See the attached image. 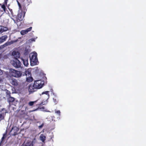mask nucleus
<instances>
[{"label":"nucleus","mask_w":146,"mask_h":146,"mask_svg":"<svg viewBox=\"0 0 146 146\" xmlns=\"http://www.w3.org/2000/svg\"><path fill=\"white\" fill-rule=\"evenodd\" d=\"M44 125V123H42V124L41 125H40L39 126H38L39 128H42L43 127V126Z\"/></svg>","instance_id":"27"},{"label":"nucleus","mask_w":146,"mask_h":146,"mask_svg":"<svg viewBox=\"0 0 146 146\" xmlns=\"http://www.w3.org/2000/svg\"><path fill=\"white\" fill-rule=\"evenodd\" d=\"M55 113L56 114L58 115V116H60V110H55Z\"/></svg>","instance_id":"22"},{"label":"nucleus","mask_w":146,"mask_h":146,"mask_svg":"<svg viewBox=\"0 0 146 146\" xmlns=\"http://www.w3.org/2000/svg\"><path fill=\"white\" fill-rule=\"evenodd\" d=\"M17 2L18 5L19 6V10L21 9V5H20V3H19L18 2V1H17Z\"/></svg>","instance_id":"25"},{"label":"nucleus","mask_w":146,"mask_h":146,"mask_svg":"<svg viewBox=\"0 0 146 146\" xmlns=\"http://www.w3.org/2000/svg\"><path fill=\"white\" fill-rule=\"evenodd\" d=\"M6 137V134H4L3 135V136L1 138V141L0 143V146L2 145L3 143L4 142V139Z\"/></svg>","instance_id":"16"},{"label":"nucleus","mask_w":146,"mask_h":146,"mask_svg":"<svg viewBox=\"0 0 146 146\" xmlns=\"http://www.w3.org/2000/svg\"><path fill=\"white\" fill-rule=\"evenodd\" d=\"M19 130V128L17 127H13L11 131L10 134L11 135H15L17 134Z\"/></svg>","instance_id":"6"},{"label":"nucleus","mask_w":146,"mask_h":146,"mask_svg":"<svg viewBox=\"0 0 146 146\" xmlns=\"http://www.w3.org/2000/svg\"><path fill=\"white\" fill-rule=\"evenodd\" d=\"M47 100H46V101L45 102H42V105H44V104H46L47 103Z\"/></svg>","instance_id":"28"},{"label":"nucleus","mask_w":146,"mask_h":146,"mask_svg":"<svg viewBox=\"0 0 146 146\" xmlns=\"http://www.w3.org/2000/svg\"><path fill=\"white\" fill-rule=\"evenodd\" d=\"M32 27H30L27 29L22 30L21 31L20 33L21 35H24L25 34H26L28 32L31 31L32 30Z\"/></svg>","instance_id":"7"},{"label":"nucleus","mask_w":146,"mask_h":146,"mask_svg":"<svg viewBox=\"0 0 146 146\" xmlns=\"http://www.w3.org/2000/svg\"><path fill=\"white\" fill-rule=\"evenodd\" d=\"M37 54L35 52L31 53L30 54L31 65L33 66L38 63V59L37 58Z\"/></svg>","instance_id":"4"},{"label":"nucleus","mask_w":146,"mask_h":146,"mask_svg":"<svg viewBox=\"0 0 146 146\" xmlns=\"http://www.w3.org/2000/svg\"><path fill=\"white\" fill-rule=\"evenodd\" d=\"M8 30L7 27L0 26V33H1L7 31Z\"/></svg>","instance_id":"12"},{"label":"nucleus","mask_w":146,"mask_h":146,"mask_svg":"<svg viewBox=\"0 0 146 146\" xmlns=\"http://www.w3.org/2000/svg\"><path fill=\"white\" fill-rule=\"evenodd\" d=\"M3 74V72L2 70H0V75H1Z\"/></svg>","instance_id":"30"},{"label":"nucleus","mask_w":146,"mask_h":146,"mask_svg":"<svg viewBox=\"0 0 146 146\" xmlns=\"http://www.w3.org/2000/svg\"><path fill=\"white\" fill-rule=\"evenodd\" d=\"M8 1V0H5V2H4V4L5 5H7Z\"/></svg>","instance_id":"29"},{"label":"nucleus","mask_w":146,"mask_h":146,"mask_svg":"<svg viewBox=\"0 0 146 146\" xmlns=\"http://www.w3.org/2000/svg\"><path fill=\"white\" fill-rule=\"evenodd\" d=\"M37 38V37H36V38H35V39H36ZM29 41L30 42H32L33 41H35V38H31L29 40Z\"/></svg>","instance_id":"24"},{"label":"nucleus","mask_w":146,"mask_h":146,"mask_svg":"<svg viewBox=\"0 0 146 146\" xmlns=\"http://www.w3.org/2000/svg\"><path fill=\"white\" fill-rule=\"evenodd\" d=\"M7 36L6 35H4L0 37V44L5 41L7 39Z\"/></svg>","instance_id":"11"},{"label":"nucleus","mask_w":146,"mask_h":146,"mask_svg":"<svg viewBox=\"0 0 146 146\" xmlns=\"http://www.w3.org/2000/svg\"><path fill=\"white\" fill-rule=\"evenodd\" d=\"M10 82L13 85L17 86L18 85V83L17 80L13 78L9 80Z\"/></svg>","instance_id":"10"},{"label":"nucleus","mask_w":146,"mask_h":146,"mask_svg":"<svg viewBox=\"0 0 146 146\" xmlns=\"http://www.w3.org/2000/svg\"><path fill=\"white\" fill-rule=\"evenodd\" d=\"M21 60L23 62V63L24 65L26 66H27L29 65L28 62V59L27 58H25V59L21 58Z\"/></svg>","instance_id":"9"},{"label":"nucleus","mask_w":146,"mask_h":146,"mask_svg":"<svg viewBox=\"0 0 146 146\" xmlns=\"http://www.w3.org/2000/svg\"><path fill=\"white\" fill-rule=\"evenodd\" d=\"M14 100V98L13 97H10L8 99V101L9 102H12Z\"/></svg>","instance_id":"20"},{"label":"nucleus","mask_w":146,"mask_h":146,"mask_svg":"<svg viewBox=\"0 0 146 146\" xmlns=\"http://www.w3.org/2000/svg\"><path fill=\"white\" fill-rule=\"evenodd\" d=\"M11 64L15 68H22V64L17 59H14L11 61Z\"/></svg>","instance_id":"5"},{"label":"nucleus","mask_w":146,"mask_h":146,"mask_svg":"<svg viewBox=\"0 0 146 146\" xmlns=\"http://www.w3.org/2000/svg\"><path fill=\"white\" fill-rule=\"evenodd\" d=\"M44 82L40 80H36L33 84L31 83L29 86L28 90L30 94L36 91L37 89L41 88L43 86Z\"/></svg>","instance_id":"1"},{"label":"nucleus","mask_w":146,"mask_h":146,"mask_svg":"<svg viewBox=\"0 0 146 146\" xmlns=\"http://www.w3.org/2000/svg\"><path fill=\"white\" fill-rule=\"evenodd\" d=\"M33 141L28 142L25 144V146L22 145L21 146H33Z\"/></svg>","instance_id":"18"},{"label":"nucleus","mask_w":146,"mask_h":146,"mask_svg":"<svg viewBox=\"0 0 146 146\" xmlns=\"http://www.w3.org/2000/svg\"><path fill=\"white\" fill-rule=\"evenodd\" d=\"M12 54L15 58V59H17L20 57V53L18 51H13L12 53Z\"/></svg>","instance_id":"8"},{"label":"nucleus","mask_w":146,"mask_h":146,"mask_svg":"<svg viewBox=\"0 0 146 146\" xmlns=\"http://www.w3.org/2000/svg\"><path fill=\"white\" fill-rule=\"evenodd\" d=\"M46 136L43 134H41L40 137V139L43 142H44L46 139Z\"/></svg>","instance_id":"15"},{"label":"nucleus","mask_w":146,"mask_h":146,"mask_svg":"<svg viewBox=\"0 0 146 146\" xmlns=\"http://www.w3.org/2000/svg\"><path fill=\"white\" fill-rule=\"evenodd\" d=\"M49 92V91H46L45 92H43L42 93V95H45L44 96L47 99V100L49 98V95L48 94Z\"/></svg>","instance_id":"14"},{"label":"nucleus","mask_w":146,"mask_h":146,"mask_svg":"<svg viewBox=\"0 0 146 146\" xmlns=\"http://www.w3.org/2000/svg\"><path fill=\"white\" fill-rule=\"evenodd\" d=\"M11 14L12 16L11 17V18L13 20L14 23H16L17 26H20V24L18 23L19 21H20L23 20L25 14L24 12L21 9L19 10L18 12L17 18L13 16L12 13Z\"/></svg>","instance_id":"2"},{"label":"nucleus","mask_w":146,"mask_h":146,"mask_svg":"<svg viewBox=\"0 0 146 146\" xmlns=\"http://www.w3.org/2000/svg\"><path fill=\"white\" fill-rule=\"evenodd\" d=\"M17 2L18 5L19 6V10L21 9V5H20V3H19L18 2V1H17Z\"/></svg>","instance_id":"26"},{"label":"nucleus","mask_w":146,"mask_h":146,"mask_svg":"<svg viewBox=\"0 0 146 146\" xmlns=\"http://www.w3.org/2000/svg\"><path fill=\"white\" fill-rule=\"evenodd\" d=\"M1 80V79L0 78V81Z\"/></svg>","instance_id":"31"},{"label":"nucleus","mask_w":146,"mask_h":146,"mask_svg":"<svg viewBox=\"0 0 146 146\" xmlns=\"http://www.w3.org/2000/svg\"><path fill=\"white\" fill-rule=\"evenodd\" d=\"M31 69L29 68L28 69H25V75L27 76L28 75H30L31 74Z\"/></svg>","instance_id":"13"},{"label":"nucleus","mask_w":146,"mask_h":146,"mask_svg":"<svg viewBox=\"0 0 146 146\" xmlns=\"http://www.w3.org/2000/svg\"><path fill=\"white\" fill-rule=\"evenodd\" d=\"M36 101L30 102L29 103V105L30 106H32Z\"/></svg>","instance_id":"23"},{"label":"nucleus","mask_w":146,"mask_h":146,"mask_svg":"<svg viewBox=\"0 0 146 146\" xmlns=\"http://www.w3.org/2000/svg\"><path fill=\"white\" fill-rule=\"evenodd\" d=\"M33 79L31 76L27 77L26 78V81L28 82H30L33 81Z\"/></svg>","instance_id":"17"},{"label":"nucleus","mask_w":146,"mask_h":146,"mask_svg":"<svg viewBox=\"0 0 146 146\" xmlns=\"http://www.w3.org/2000/svg\"><path fill=\"white\" fill-rule=\"evenodd\" d=\"M5 4H4L3 5H0L1 6V7L2 9V10L1 11H3L4 12L5 11L6 9L5 6Z\"/></svg>","instance_id":"21"},{"label":"nucleus","mask_w":146,"mask_h":146,"mask_svg":"<svg viewBox=\"0 0 146 146\" xmlns=\"http://www.w3.org/2000/svg\"><path fill=\"white\" fill-rule=\"evenodd\" d=\"M22 73L21 72L15 70L14 69H10L9 72L6 74L7 77H13L15 78H19L22 76Z\"/></svg>","instance_id":"3"},{"label":"nucleus","mask_w":146,"mask_h":146,"mask_svg":"<svg viewBox=\"0 0 146 146\" xmlns=\"http://www.w3.org/2000/svg\"><path fill=\"white\" fill-rule=\"evenodd\" d=\"M14 42L15 41H12L11 42H8L5 43L4 45H3L2 46H5L14 43Z\"/></svg>","instance_id":"19"}]
</instances>
